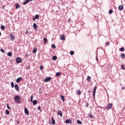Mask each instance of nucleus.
Listing matches in <instances>:
<instances>
[{
  "instance_id": "1",
  "label": "nucleus",
  "mask_w": 125,
  "mask_h": 125,
  "mask_svg": "<svg viewBox=\"0 0 125 125\" xmlns=\"http://www.w3.org/2000/svg\"><path fill=\"white\" fill-rule=\"evenodd\" d=\"M20 99H21L20 96H15L14 97V100L16 103H21Z\"/></svg>"
},
{
  "instance_id": "2",
  "label": "nucleus",
  "mask_w": 125,
  "mask_h": 125,
  "mask_svg": "<svg viewBox=\"0 0 125 125\" xmlns=\"http://www.w3.org/2000/svg\"><path fill=\"white\" fill-rule=\"evenodd\" d=\"M16 62L17 63H22L23 61L22 60V59L19 57H17L16 59Z\"/></svg>"
},
{
  "instance_id": "3",
  "label": "nucleus",
  "mask_w": 125,
  "mask_h": 125,
  "mask_svg": "<svg viewBox=\"0 0 125 125\" xmlns=\"http://www.w3.org/2000/svg\"><path fill=\"white\" fill-rule=\"evenodd\" d=\"M112 107H113V104L110 103V104H108V105L106 107V110H109V109H111V108H112Z\"/></svg>"
},
{
  "instance_id": "4",
  "label": "nucleus",
  "mask_w": 125,
  "mask_h": 125,
  "mask_svg": "<svg viewBox=\"0 0 125 125\" xmlns=\"http://www.w3.org/2000/svg\"><path fill=\"white\" fill-rule=\"evenodd\" d=\"M33 28L34 30H35V31H38V25H37V23H33Z\"/></svg>"
},
{
  "instance_id": "5",
  "label": "nucleus",
  "mask_w": 125,
  "mask_h": 125,
  "mask_svg": "<svg viewBox=\"0 0 125 125\" xmlns=\"http://www.w3.org/2000/svg\"><path fill=\"white\" fill-rule=\"evenodd\" d=\"M50 80H51V77H47L44 80V82H45V83H47V82H49Z\"/></svg>"
},
{
  "instance_id": "6",
  "label": "nucleus",
  "mask_w": 125,
  "mask_h": 125,
  "mask_svg": "<svg viewBox=\"0 0 125 125\" xmlns=\"http://www.w3.org/2000/svg\"><path fill=\"white\" fill-rule=\"evenodd\" d=\"M24 113L26 114V115H27L29 116V110H28V108H24Z\"/></svg>"
},
{
  "instance_id": "7",
  "label": "nucleus",
  "mask_w": 125,
  "mask_h": 125,
  "mask_svg": "<svg viewBox=\"0 0 125 125\" xmlns=\"http://www.w3.org/2000/svg\"><path fill=\"white\" fill-rule=\"evenodd\" d=\"M65 124H72V120L71 119H66L65 120Z\"/></svg>"
},
{
  "instance_id": "8",
  "label": "nucleus",
  "mask_w": 125,
  "mask_h": 125,
  "mask_svg": "<svg viewBox=\"0 0 125 125\" xmlns=\"http://www.w3.org/2000/svg\"><path fill=\"white\" fill-rule=\"evenodd\" d=\"M96 89H97V87H95L93 89V96L94 97L95 95V93L96 92Z\"/></svg>"
},
{
  "instance_id": "9",
  "label": "nucleus",
  "mask_w": 125,
  "mask_h": 125,
  "mask_svg": "<svg viewBox=\"0 0 125 125\" xmlns=\"http://www.w3.org/2000/svg\"><path fill=\"white\" fill-rule=\"evenodd\" d=\"M57 115H58L59 116H60V117H63V114L62 113V112L61 111V110H60L58 112Z\"/></svg>"
},
{
  "instance_id": "10",
  "label": "nucleus",
  "mask_w": 125,
  "mask_h": 125,
  "mask_svg": "<svg viewBox=\"0 0 125 125\" xmlns=\"http://www.w3.org/2000/svg\"><path fill=\"white\" fill-rule=\"evenodd\" d=\"M21 80H22V77L18 78H17V80H16V82H17L18 83H19V82H21Z\"/></svg>"
},
{
  "instance_id": "11",
  "label": "nucleus",
  "mask_w": 125,
  "mask_h": 125,
  "mask_svg": "<svg viewBox=\"0 0 125 125\" xmlns=\"http://www.w3.org/2000/svg\"><path fill=\"white\" fill-rule=\"evenodd\" d=\"M9 37H10L11 41H13V40H14V39H15V37L13 35H12V34H10V35H9Z\"/></svg>"
},
{
  "instance_id": "12",
  "label": "nucleus",
  "mask_w": 125,
  "mask_h": 125,
  "mask_svg": "<svg viewBox=\"0 0 125 125\" xmlns=\"http://www.w3.org/2000/svg\"><path fill=\"white\" fill-rule=\"evenodd\" d=\"M15 88L17 90V91H19V86L18 85V84H16L15 85Z\"/></svg>"
},
{
  "instance_id": "13",
  "label": "nucleus",
  "mask_w": 125,
  "mask_h": 125,
  "mask_svg": "<svg viewBox=\"0 0 125 125\" xmlns=\"http://www.w3.org/2000/svg\"><path fill=\"white\" fill-rule=\"evenodd\" d=\"M118 9L120 11L123 10L124 9V6H123V5H119V6L118 7Z\"/></svg>"
},
{
  "instance_id": "14",
  "label": "nucleus",
  "mask_w": 125,
  "mask_h": 125,
  "mask_svg": "<svg viewBox=\"0 0 125 125\" xmlns=\"http://www.w3.org/2000/svg\"><path fill=\"white\" fill-rule=\"evenodd\" d=\"M33 103V105H37L38 104V101L34 100L32 102Z\"/></svg>"
},
{
  "instance_id": "15",
  "label": "nucleus",
  "mask_w": 125,
  "mask_h": 125,
  "mask_svg": "<svg viewBox=\"0 0 125 125\" xmlns=\"http://www.w3.org/2000/svg\"><path fill=\"white\" fill-rule=\"evenodd\" d=\"M60 40H61L62 41H64L65 40V36L64 35H62L60 37Z\"/></svg>"
},
{
  "instance_id": "16",
  "label": "nucleus",
  "mask_w": 125,
  "mask_h": 125,
  "mask_svg": "<svg viewBox=\"0 0 125 125\" xmlns=\"http://www.w3.org/2000/svg\"><path fill=\"white\" fill-rule=\"evenodd\" d=\"M61 98L62 100V101H63V102H64L65 101V97L63 95H61Z\"/></svg>"
},
{
  "instance_id": "17",
  "label": "nucleus",
  "mask_w": 125,
  "mask_h": 125,
  "mask_svg": "<svg viewBox=\"0 0 125 125\" xmlns=\"http://www.w3.org/2000/svg\"><path fill=\"white\" fill-rule=\"evenodd\" d=\"M51 121L52 123V125H55V120L53 118V117H52Z\"/></svg>"
},
{
  "instance_id": "18",
  "label": "nucleus",
  "mask_w": 125,
  "mask_h": 125,
  "mask_svg": "<svg viewBox=\"0 0 125 125\" xmlns=\"http://www.w3.org/2000/svg\"><path fill=\"white\" fill-rule=\"evenodd\" d=\"M77 94H78V95H81V94H82V91H81L80 90H78L77 91Z\"/></svg>"
},
{
  "instance_id": "19",
  "label": "nucleus",
  "mask_w": 125,
  "mask_h": 125,
  "mask_svg": "<svg viewBox=\"0 0 125 125\" xmlns=\"http://www.w3.org/2000/svg\"><path fill=\"white\" fill-rule=\"evenodd\" d=\"M37 50H38V49L37 48L35 47L33 50V53H36Z\"/></svg>"
},
{
  "instance_id": "20",
  "label": "nucleus",
  "mask_w": 125,
  "mask_h": 125,
  "mask_svg": "<svg viewBox=\"0 0 125 125\" xmlns=\"http://www.w3.org/2000/svg\"><path fill=\"white\" fill-rule=\"evenodd\" d=\"M90 79H91V77H90V76H87L86 80L88 83L90 82Z\"/></svg>"
},
{
  "instance_id": "21",
  "label": "nucleus",
  "mask_w": 125,
  "mask_h": 125,
  "mask_svg": "<svg viewBox=\"0 0 125 125\" xmlns=\"http://www.w3.org/2000/svg\"><path fill=\"white\" fill-rule=\"evenodd\" d=\"M56 59H57V56H53L52 60H53V61L56 60Z\"/></svg>"
},
{
  "instance_id": "22",
  "label": "nucleus",
  "mask_w": 125,
  "mask_h": 125,
  "mask_svg": "<svg viewBox=\"0 0 125 125\" xmlns=\"http://www.w3.org/2000/svg\"><path fill=\"white\" fill-rule=\"evenodd\" d=\"M28 2H29V0H26L25 1L23 2V4L24 5H25V4H27V3H28Z\"/></svg>"
},
{
  "instance_id": "23",
  "label": "nucleus",
  "mask_w": 125,
  "mask_h": 125,
  "mask_svg": "<svg viewBox=\"0 0 125 125\" xmlns=\"http://www.w3.org/2000/svg\"><path fill=\"white\" fill-rule=\"evenodd\" d=\"M119 50L121 52L125 51V48L124 47L120 48Z\"/></svg>"
},
{
  "instance_id": "24",
  "label": "nucleus",
  "mask_w": 125,
  "mask_h": 125,
  "mask_svg": "<svg viewBox=\"0 0 125 125\" xmlns=\"http://www.w3.org/2000/svg\"><path fill=\"white\" fill-rule=\"evenodd\" d=\"M7 55H8V56H9V57H11V56H12V53L8 52L7 53Z\"/></svg>"
},
{
  "instance_id": "25",
  "label": "nucleus",
  "mask_w": 125,
  "mask_h": 125,
  "mask_svg": "<svg viewBox=\"0 0 125 125\" xmlns=\"http://www.w3.org/2000/svg\"><path fill=\"white\" fill-rule=\"evenodd\" d=\"M74 54H75V52H74V51H70V55H74Z\"/></svg>"
},
{
  "instance_id": "26",
  "label": "nucleus",
  "mask_w": 125,
  "mask_h": 125,
  "mask_svg": "<svg viewBox=\"0 0 125 125\" xmlns=\"http://www.w3.org/2000/svg\"><path fill=\"white\" fill-rule=\"evenodd\" d=\"M61 75V72H57L56 74V76L57 77H59V76H60Z\"/></svg>"
},
{
  "instance_id": "27",
  "label": "nucleus",
  "mask_w": 125,
  "mask_h": 125,
  "mask_svg": "<svg viewBox=\"0 0 125 125\" xmlns=\"http://www.w3.org/2000/svg\"><path fill=\"white\" fill-rule=\"evenodd\" d=\"M77 124H78L79 125H82L83 124V122H82V121L78 120H77Z\"/></svg>"
},
{
  "instance_id": "28",
  "label": "nucleus",
  "mask_w": 125,
  "mask_h": 125,
  "mask_svg": "<svg viewBox=\"0 0 125 125\" xmlns=\"http://www.w3.org/2000/svg\"><path fill=\"white\" fill-rule=\"evenodd\" d=\"M47 42V39L45 38H43V42L44 43H45Z\"/></svg>"
},
{
  "instance_id": "29",
  "label": "nucleus",
  "mask_w": 125,
  "mask_h": 125,
  "mask_svg": "<svg viewBox=\"0 0 125 125\" xmlns=\"http://www.w3.org/2000/svg\"><path fill=\"white\" fill-rule=\"evenodd\" d=\"M11 87H12V88H13V87H14V83H13V82L11 83Z\"/></svg>"
},
{
  "instance_id": "30",
  "label": "nucleus",
  "mask_w": 125,
  "mask_h": 125,
  "mask_svg": "<svg viewBox=\"0 0 125 125\" xmlns=\"http://www.w3.org/2000/svg\"><path fill=\"white\" fill-rule=\"evenodd\" d=\"M6 115H9V114H10V112H9V110H7V109L6 110Z\"/></svg>"
},
{
  "instance_id": "31",
  "label": "nucleus",
  "mask_w": 125,
  "mask_h": 125,
  "mask_svg": "<svg viewBox=\"0 0 125 125\" xmlns=\"http://www.w3.org/2000/svg\"><path fill=\"white\" fill-rule=\"evenodd\" d=\"M0 28L2 30H5V27L4 25H1Z\"/></svg>"
},
{
  "instance_id": "32",
  "label": "nucleus",
  "mask_w": 125,
  "mask_h": 125,
  "mask_svg": "<svg viewBox=\"0 0 125 125\" xmlns=\"http://www.w3.org/2000/svg\"><path fill=\"white\" fill-rule=\"evenodd\" d=\"M18 7H20V5H19V4L16 3V9H17L18 8Z\"/></svg>"
},
{
  "instance_id": "33",
  "label": "nucleus",
  "mask_w": 125,
  "mask_h": 125,
  "mask_svg": "<svg viewBox=\"0 0 125 125\" xmlns=\"http://www.w3.org/2000/svg\"><path fill=\"white\" fill-rule=\"evenodd\" d=\"M125 54H122L121 55V58H125Z\"/></svg>"
},
{
  "instance_id": "34",
  "label": "nucleus",
  "mask_w": 125,
  "mask_h": 125,
  "mask_svg": "<svg viewBox=\"0 0 125 125\" xmlns=\"http://www.w3.org/2000/svg\"><path fill=\"white\" fill-rule=\"evenodd\" d=\"M35 18H36V19H39V18H40V15H36L35 16Z\"/></svg>"
},
{
  "instance_id": "35",
  "label": "nucleus",
  "mask_w": 125,
  "mask_h": 125,
  "mask_svg": "<svg viewBox=\"0 0 125 125\" xmlns=\"http://www.w3.org/2000/svg\"><path fill=\"white\" fill-rule=\"evenodd\" d=\"M52 47L53 49H55V48H56V46H55V44H52Z\"/></svg>"
},
{
  "instance_id": "36",
  "label": "nucleus",
  "mask_w": 125,
  "mask_h": 125,
  "mask_svg": "<svg viewBox=\"0 0 125 125\" xmlns=\"http://www.w3.org/2000/svg\"><path fill=\"white\" fill-rule=\"evenodd\" d=\"M108 12L109 14H112V13H113V10L112 9L109 10Z\"/></svg>"
},
{
  "instance_id": "37",
  "label": "nucleus",
  "mask_w": 125,
  "mask_h": 125,
  "mask_svg": "<svg viewBox=\"0 0 125 125\" xmlns=\"http://www.w3.org/2000/svg\"><path fill=\"white\" fill-rule=\"evenodd\" d=\"M34 98V96H31L30 97V100H31V102H33V98Z\"/></svg>"
},
{
  "instance_id": "38",
  "label": "nucleus",
  "mask_w": 125,
  "mask_h": 125,
  "mask_svg": "<svg viewBox=\"0 0 125 125\" xmlns=\"http://www.w3.org/2000/svg\"><path fill=\"white\" fill-rule=\"evenodd\" d=\"M89 116L90 117V119H92V118H93V115H92L91 114H90Z\"/></svg>"
},
{
  "instance_id": "39",
  "label": "nucleus",
  "mask_w": 125,
  "mask_h": 125,
  "mask_svg": "<svg viewBox=\"0 0 125 125\" xmlns=\"http://www.w3.org/2000/svg\"><path fill=\"white\" fill-rule=\"evenodd\" d=\"M121 68L122 70H125V66H124V65H121Z\"/></svg>"
},
{
  "instance_id": "40",
  "label": "nucleus",
  "mask_w": 125,
  "mask_h": 125,
  "mask_svg": "<svg viewBox=\"0 0 125 125\" xmlns=\"http://www.w3.org/2000/svg\"><path fill=\"white\" fill-rule=\"evenodd\" d=\"M40 70H43V66L41 65V66H40Z\"/></svg>"
},
{
  "instance_id": "41",
  "label": "nucleus",
  "mask_w": 125,
  "mask_h": 125,
  "mask_svg": "<svg viewBox=\"0 0 125 125\" xmlns=\"http://www.w3.org/2000/svg\"><path fill=\"white\" fill-rule=\"evenodd\" d=\"M7 108L8 109H9L10 110V109H11V108L10 107L9 105H8V104H7Z\"/></svg>"
},
{
  "instance_id": "42",
  "label": "nucleus",
  "mask_w": 125,
  "mask_h": 125,
  "mask_svg": "<svg viewBox=\"0 0 125 125\" xmlns=\"http://www.w3.org/2000/svg\"><path fill=\"white\" fill-rule=\"evenodd\" d=\"M0 51H1V52H2V53H3L4 52V50L1 49Z\"/></svg>"
},
{
  "instance_id": "43",
  "label": "nucleus",
  "mask_w": 125,
  "mask_h": 125,
  "mask_svg": "<svg viewBox=\"0 0 125 125\" xmlns=\"http://www.w3.org/2000/svg\"><path fill=\"white\" fill-rule=\"evenodd\" d=\"M25 34L26 35H28V34H29V31H28L27 30H26V32H25Z\"/></svg>"
},
{
  "instance_id": "44",
  "label": "nucleus",
  "mask_w": 125,
  "mask_h": 125,
  "mask_svg": "<svg viewBox=\"0 0 125 125\" xmlns=\"http://www.w3.org/2000/svg\"><path fill=\"white\" fill-rule=\"evenodd\" d=\"M125 86H124V87H122V90H125Z\"/></svg>"
},
{
  "instance_id": "45",
  "label": "nucleus",
  "mask_w": 125,
  "mask_h": 125,
  "mask_svg": "<svg viewBox=\"0 0 125 125\" xmlns=\"http://www.w3.org/2000/svg\"><path fill=\"white\" fill-rule=\"evenodd\" d=\"M85 105H86V107H88V105L89 104H88L87 103H86Z\"/></svg>"
},
{
  "instance_id": "46",
  "label": "nucleus",
  "mask_w": 125,
  "mask_h": 125,
  "mask_svg": "<svg viewBox=\"0 0 125 125\" xmlns=\"http://www.w3.org/2000/svg\"><path fill=\"white\" fill-rule=\"evenodd\" d=\"M38 110H41V106H39L38 107Z\"/></svg>"
},
{
  "instance_id": "47",
  "label": "nucleus",
  "mask_w": 125,
  "mask_h": 125,
  "mask_svg": "<svg viewBox=\"0 0 125 125\" xmlns=\"http://www.w3.org/2000/svg\"><path fill=\"white\" fill-rule=\"evenodd\" d=\"M36 18H33V21H35V20H36Z\"/></svg>"
},
{
  "instance_id": "48",
  "label": "nucleus",
  "mask_w": 125,
  "mask_h": 125,
  "mask_svg": "<svg viewBox=\"0 0 125 125\" xmlns=\"http://www.w3.org/2000/svg\"><path fill=\"white\" fill-rule=\"evenodd\" d=\"M30 1H33V0H29V2Z\"/></svg>"
},
{
  "instance_id": "49",
  "label": "nucleus",
  "mask_w": 125,
  "mask_h": 125,
  "mask_svg": "<svg viewBox=\"0 0 125 125\" xmlns=\"http://www.w3.org/2000/svg\"><path fill=\"white\" fill-rule=\"evenodd\" d=\"M0 36H1V32L0 31Z\"/></svg>"
},
{
  "instance_id": "50",
  "label": "nucleus",
  "mask_w": 125,
  "mask_h": 125,
  "mask_svg": "<svg viewBox=\"0 0 125 125\" xmlns=\"http://www.w3.org/2000/svg\"><path fill=\"white\" fill-rule=\"evenodd\" d=\"M106 44H107V45H109V43H106Z\"/></svg>"
},
{
  "instance_id": "51",
  "label": "nucleus",
  "mask_w": 125,
  "mask_h": 125,
  "mask_svg": "<svg viewBox=\"0 0 125 125\" xmlns=\"http://www.w3.org/2000/svg\"><path fill=\"white\" fill-rule=\"evenodd\" d=\"M3 9H4V6L2 7Z\"/></svg>"
},
{
  "instance_id": "52",
  "label": "nucleus",
  "mask_w": 125,
  "mask_h": 125,
  "mask_svg": "<svg viewBox=\"0 0 125 125\" xmlns=\"http://www.w3.org/2000/svg\"><path fill=\"white\" fill-rule=\"evenodd\" d=\"M97 61H98V58L96 59Z\"/></svg>"
},
{
  "instance_id": "53",
  "label": "nucleus",
  "mask_w": 125,
  "mask_h": 125,
  "mask_svg": "<svg viewBox=\"0 0 125 125\" xmlns=\"http://www.w3.org/2000/svg\"><path fill=\"white\" fill-rule=\"evenodd\" d=\"M18 124H20V122L19 121H18Z\"/></svg>"
}]
</instances>
